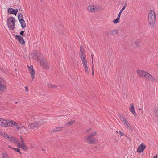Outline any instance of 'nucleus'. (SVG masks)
<instances>
[{
  "label": "nucleus",
  "mask_w": 158,
  "mask_h": 158,
  "mask_svg": "<svg viewBox=\"0 0 158 158\" xmlns=\"http://www.w3.org/2000/svg\"><path fill=\"white\" fill-rule=\"evenodd\" d=\"M137 73L140 77L145 78L148 81L156 82V78L147 71L138 69L137 71Z\"/></svg>",
  "instance_id": "1"
},
{
  "label": "nucleus",
  "mask_w": 158,
  "mask_h": 158,
  "mask_svg": "<svg viewBox=\"0 0 158 158\" xmlns=\"http://www.w3.org/2000/svg\"><path fill=\"white\" fill-rule=\"evenodd\" d=\"M156 15L155 12L150 10L149 13L148 22L150 26L152 27L154 26L156 21Z\"/></svg>",
  "instance_id": "2"
},
{
  "label": "nucleus",
  "mask_w": 158,
  "mask_h": 158,
  "mask_svg": "<svg viewBox=\"0 0 158 158\" xmlns=\"http://www.w3.org/2000/svg\"><path fill=\"white\" fill-rule=\"evenodd\" d=\"M15 125V123L13 121L0 118V126L4 127H11Z\"/></svg>",
  "instance_id": "3"
},
{
  "label": "nucleus",
  "mask_w": 158,
  "mask_h": 158,
  "mask_svg": "<svg viewBox=\"0 0 158 158\" xmlns=\"http://www.w3.org/2000/svg\"><path fill=\"white\" fill-rule=\"evenodd\" d=\"M15 21V18L12 17H10L7 19L8 26L11 30L14 29Z\"/></svg>",
  "instance_id": "4"
},
{
  "label": "nucleus",
  "mask_w": 158,
  "mask_h": 158,
  "mask_svg": "<svg viewBox=\"0 0 158 158\" xmlns=\"http://www.w3.org/2000/svg\"><path fill=\"white\" fill-rule=\"evenodd\" d=\"M87 9L90 12H95L102 10V7L98 6L89 5L87 7Z\"/></svg>",
  "instance_id": "5"
},
{
  "label": "nucleus",
  "mask_w": 158,
  "mask_h": 158,
  "mask_svg": "<svg viewBox=\"0 0 158 158\" xmlns=\"http://www.w3.org/2000/svg\"><path fill=\"white\" fill-rule=\"evenodd\" d=\"M45 123L44 121H39L38 122H35V123L29 124L28 126V128L32 129H34L37 128L38 126L44 124Z\"/></svg>",
  "instance_id": "6"
},
{
  "label": "nucleus",
  "mask_w": 158,
  "mask_h": 158,
  "mask_svg": "<svg viewBox=\"0 0 158 158\" xmlns=\"http://www.w3.org/2000/svg\"><path fill=\"white\" fill-rule=\"evenodd\" d=\"M17 144L18 148H21L23 151L27 149V146L24 143V140L18 141Z\"/></svg>",
  "instance_id": "7"
},
{
  "label": "nucleus",
  "mask_w": 158,
  "mask_h": 158,
  "mask_svg": "<svg viewBox=\"0 0 158 158\" xmlns=\"http://www.w3.org/2000/svg\"><path fill=\"white\" fill-rule=\"evenodd\" d=\"M40 64L41 66L45 69H48L49 68V66L48 63L45 61V60L42 59L40 60Z\"/></svg>",
  "instance_id": "8"
},
{
  "label": "nucleus",
  "mask_w": 158,
  "mask_h": 158,
  "mask_svg": "<svg viewBox=\"0 0 158 158\" xmlns=\"http://www.w3.org/2000/svg\"><path fill=\"white\" fill-rule=\"evenodd\" d=\"M28 69L29 70L30 73L32 77V79L35 78V71L34 70L32 66H28Z\"/></svg>",
  "instance_id": "9"
},
{
  "label": "nucleus",
  "mask_w": 158,
  "mask_h": 158,
  "mask_svg": "<svg viewBox=\"0 0 158 158\" xmlns=\"http://www.w3.org/2000/svg\"><path fill=\"white\" fill-rule=\"evenodd\" d=\"M7 11L8 13L10 14H13L16 15L18 12V10L17 9H15L10 7L8 9Z\"/></svg>",
  "instance_id": "10"
},
{
  "label": "nucleus",
  "mask_w": 158,
  "mask_h": 158,
  "mask_svg": "<svg viewBox=\"0 0 158 158\" xmlns=\"http://www.w3.org/2000/svg\"><path fill=\"white\" fill-rule=\"evenodd\" d=\"M15 38L22 44H25V42L23 38L20 35H15Z\"/></svg>",
  "instance_id": "11"
},
{
  "label": "nucleus",
  "mask_w": 158,
  "mask_h": 158,
  "mask_svg": "<svg viewBox=\"0 0 158 158\" xmlns=\"http://www.w3.org/2000/svg\"><path fill=\"white\" fill-rule=\"evenodd\" d=\"M4 80L0 77V89L6 88Z\"/></svg>",
  "instance_id": "12"
},
{
  "label": "nucleus",
  "mask_w": 158,
  "mask_h": 158,
  "mask_svg": "<svg viewBox=\"0 0 158 158\" xmlns=\"http://www.w3.org/2000/svg\"><path fill=\"white\" fill-rule=\"evenodd\" d=\"M146 148V146L143 145V143H141L138 147L137 149L138 152L140 153L142 152Z\"/></svg>",
  "instance_id": "13"
},
{
  "label": "nucleus",
  "mask_w": 158,
  "mask_h": 158,
  "mask_svg": "<svg viewBox=\"0 0 158 158\" xmlns=\"http://www.w3.org/2000/svg\"><path fill=\"white\" fill-rule=\"evenodd\" d=\"M80 57L83 65L87 64L86 55L80 56Z\"/></svg>",
  "instance_id": "14"
},
{
  "label": "nucleus",
  "mask_w": 158,
  "mask_h": 158,
  "mask_svg": "<svg viewBox=\"0 0 158 158\" xmlns=\"http://www.w3.org/2000/svg\"><path fill=\"white\" fill-rule=\"evenodd\" d=\"M118 31L116 30H111L107 32V35H114L118 33Z\"/></svg>",
  "instance_id": "15"
},
{
  "label": "nucleus",
  "mask_w": 158,
  "mask_h": 158,
  "mask_svg": "<svg viewBox=\"0 0 158 158\" xmlns=\"http://www.w3.org/2000/svg\"><path fill=\"white\" fill-rule=\"evenodd\" d=\"M130 106H131V107L130 108V110L131 112L134 115L136 116V114L135 111V110L134 109V106L133 104H131Z\"/></svg>",
  "instance_id": "16"
},
{
  "label": "nucleus",
  "mask_w": 158,
  "mask_h": 158,
  "mask_svg": "<svg viewBox=\"0 0 158 158\" xmlns=\"http://www.w3.org/2000/svg\"><path fill=\"white\" fill-rule=\"evenodd\" d=\"M8 140L14 143H16V144L18 142V139L12 136L10 138V139H8Z\"/></svg>",
  "instance_id": "17"
},
{
  "label": "nucleus",
  "mask_w": 158,
  "mask_h": 158,
  "mask_svg": "<svg viewBox=\"0 0 158 158\" xmlns=\"http://www.w3.org/2000/svg\"><path fill=\"white\" fill-rule=\"evenodd\" d=\"M22 28L23 29L26 27V25L25 21L24 20L19 21Z\"/></svg>",
  "instance_id": "18"
},
{
  "label": "nucleus",
  "mask_w": 158,
  "mask_h": 158,
  "mask_svg": "<svg viewBox=\"0 0 158 158\" xmlns=\"http://www.w3.org/2000/svg\"><path fill=\"white\" fill-rule=\"evenodd\" d=\"M62 129V128L61 127H58L53 129L52 131L53 132L59 131H61Z\"/></svg>",
  "instance_id": "19"
},
{
  "label": "nucleus",
  "mask_w": 158,
  "mask_h": 158,
  "mask_svg": "<svg viewBox=\"0 0 158 158\" xmlns=\"http://www.w3.org/2000/svg\"><path fill=\"white\" fill-rule=\"evenodd\" d=\"M84 69L85 70V72L87 74H88L89 73V69L88 67L87 64L83 65Z\"/></svg>",
  "instance_id": "20"
},
{
  "label": "nucleus",
  "mask_w": 158,
  "mask_h": 158,
  "mask_svg": "<svg viewBox=\"0 0 158 158\" xmlns=\"http://www.w3.org/2000/svg\"><path fill=\"white\" fill-rule=\"evenodd\" d=\"M85 50L81 46L80 47V56H83V55H85L84 53Z\"/></svg>",
  "instance_id": "21"
},
{
  "label": "nucleus",
  "mask_w": 158,
  "mask_h": 158,
  "mask_svg": "<svg viewBox=\"0 0 158 158\" xmlns=\"http://www.w3.org/2000/svg\"><path fill=\"white\" fill-rule=\"evenodd\" d=\"M18 19L19 21L20 20H23V17L21 13H19L18 14Z\"/></svg>",
  "instance_id": "22"
},
{
  "label": "nucleus",
  "mask_w": 158,
  "mask_h": 158,
  "mask_svg": "<svg viewBox=\"0 0 158 158\" xmlns=\"http://www.w3.org/2000/svg\"><path fill=\"white\" fill-rule=\"evenodd\" d=\"M8 140V139H10V138L12 136H10L9 135L6 134H4L3 135Z\"/></svg>",
  "instance_id": "23"
},
{
  "label": "nucleus",
  "mask_w": 158,
  "mask_h": 158,
  "mask_svg": "<svg viewBox=\"0 0 158 158\" xmlns=\"http://www.w3.org/2000/svg\"><path fill=\"white\" fill-rule=\"evenodd\" d=\"M93 136L91 135V134H90L89 136L87 137H85L84 139V140L85 141H86V140H89L90 139H91V138H92V137Z\"/></svg>",
  "instance_id": "24"
},
{
  "label": "nucleus",
  "mask_w": 158,
  "mask_h": 158,
  "mask_svg": "<svg viewBox=\"0 0 158 158\" xmlns=\"http://www.w3.org/2000/svg\"><path fill=\"white\" fill-rule=\"evenodd\" d=\"M15 125L16 127H17V128L19 130H22L23 131H24V130L25 129V127L24 126H22L20 127H18V126L17 125H15Z\"/></svg>",
  "instance_id": "25"
},
{
  "label": "nucleus",
  "mask_w": 158,
  "mask_h": 158,
  "mask_svg": "<svg viewBox=\"0 0 158 158\" xmlns=\"http://www.w3.org/2000/svg\"><path fill=\"white\" fill-rule=\"evenodd\" d=\"M49 88H59V87L58 86H56V85H52L50 84V85H49Z\"/></svg>",
  "instance_id": "26"
},
{
  "label": "nucleus",
  "mask_w": 158,
  "mask_h": 158,
  "mask_svg": "<svg viewBox=\"0 0 158 158\" xmlns=\"http://www.w3.org/2000/svg\"><path fill=\"white\" fill-rule=\"evenodd\" d=\"M85 141H87V143L89 144L94 143V141L93 140V139H90L89 140H86Z\"/></svg>",
  "instance_id": "27"
},
{
  "label": "nucleus",
  "mask_w": 158,
  "mask_h": 158,
  "mask_svg": "<svg viewBox=\"0 0 158 158\" xmlns=\"http://www.w3.org/2000/svg\"><path fill=\"white\" fill-rule=\"evenodd\" d=\"M75 122V120H72L66 123V125H70Z\"/></svg>",
  "instance_id": "28"
},
{
  "label": "nucleus",
  "mask_w": 158,
  "mask_h": 158,
  "mask_svg": "<svg viewBox=\"0 0 158 158\" xmlns=\"http://www.w3.org/2000/svg\"><path fill=\"white\" fill-rule=\"evenodd\" d=\"M2 156L3 158H9L7 153L5 152L3 153Z\"/></svg>",
  "instance_id": "29"
},
{
  "label": "nucleus",
  "mask_w": 158,
  "mask_h": 158,
  "mask_svg": "<svg viewBox=\"0 0 158 158\" xmlns=\"http://www.w3.org/2000/svg\"><path fill=\"white\" fill-rule=\"evenodd\" d=\"M120 119L123 123H124L125 121H126V119L124 118L123 116H120Z\"/></svg>",
  "instance_id": "30"
},
{
  "label": "nucleus",
  "mask_w": 158,
  "mask_h": 158,
  "mask_svg": "<svg viewBox=\"0 0 158 158\" xmlns=\"http://www.w3.org/2000/svg\"><path fill=\"white\" fill-rule=\"evenodd\" d=\"M119 20V19L117 18L116 19H114L113 21V22L115 24L117 23Z\"/></svg>",
  "instance_id": "31"
},
{
  "label": "nucleus",
  "mask_w": 158,
  "mask_h": 158,
  "mask_svg": "<svg viewBox=\"0 0 158 158\" xmlns=\"http://www.w3.org/2000/svg\"><path fill=\"white\" fill-rule=\"evenodd\" d=\"M13 149L15 150V152H19L20 153V154H22V153L20 152V150L19 149L14 148H13Z\"/></svg>",
  "instance_id": "32"
},
{
  "label": "nucleus",
  "mask_w": 158,
  "mask_h": 158,
  "mask_svg": "<svg viewBox=\"0 0 158 158\" xmlns=\"http://www.w3.org/2000/svg\"><path fill=\"white\" fill-rule=\"evenodd\" d=\"M155 113L156 117L158 118V108H156L155 109Z\"/></svg>",
  "instance_id": "33"
},
{
  "label": "nucleus",
  "mask_w": 158,
  "mask_h": 158,
  "mask_svg": "<svg viewBox=\"0 0 158 158\" xmlns=\"http://www.w3.org/2000/svg\"><path fill=\"white\" fill-rule=\"evenodd\" d=\"M126 127L128 128L129 129L130 131H132L131 127L129 124H127V126Z\"/></svg>",
  "instance_id": "34"
},
{
  "label": "nucleus",
  "mask_w": 158,
  "mask_h": 158,
  "mask_svg": "<svg viewBox=\"0 0 158 158\" xmlns=\"http://www.w3.org/2000/svg\"><path fill=\"white\" fill-rule=\"evenodd\" d=\"M127 6V4L126 3H125L124 6L122 8L121 10H122L123 11Z\"/></svg>",
  "instance_id": "35"
},
{
  "label": "nucleus",
  "mask_w": 158,
  "mask_h": 158,
  "mask_svg": "<svg viewBox=\"0 0 158 158\" xmlns=\"http://www.w3.org/2000/svg\"><path fill=\"white\" fill-rule=\"evenodd\" d=\"M92 64H93L92 67V75L93 76H94V69H93L94 65H93V60H92Z\"/></svg>",
  "instance_id": "36"
},
{
  "label": "nucleus",
  "mask_w": 158,
  "mask_h": 158,
  "mask_svg": "<svg viewBox=\"0 0 158 158\" xmlns=\"http://www.w3.org/2000/svg\"><path fill=\"white\" fill-rule=\"evenodd\" d=\"M34 52V55L33 56V58H34V59H35V57H36V56H38V54L36 53V52Z\"/></svg>",
  "instance_id": "37"
},
{
  "label": "nucleus",
  "mask_w": 158,
  "mask_h": 158,
  "mask_svg": "<svg viewBox=\"0 0 158 158\" xmlns=\"http://www.w3.org/2000/svg\"><path fill=\"white\" fill-rule=\"evenodd\" d=\"M24 31H21L20 33V34L22 36H24Z\"/></svg>",
  "instance_id": "38"
},
{
  "label": "nucleus",
  "mask_w": 158,
  "mask_h": 158,
  "mask_svg": "<svg viewBox=\"0 0 158 158\" xmlns=\"http://www.w3.org/2000/svg\"><path fill=\"white\" fill-rule=\"evenodd\" d=\"M96 132H93L91 134V135L95 136L96 135Z\"/></svg>",
  "instance_id": "39"
},
{
  "label": "nucleus",
  "mask_w": 158,
  "mask_h": 158,
  "mask_svg": "<svg viewBox=\"0 0 158 158\" xmlns=\"http://www.w3.org/2000/svg\"><path fill=\"white\" fill-rule=\"evenodd\" d=\"M119 133L121 136H122L124 135V133L121 131L119 132Z\"/></svg>",
  "instance_id": "40"
},
{
  "label": "nucleus",
  "mask_w": 158,
  "mask_h": 158,
  "mask_svg": "<svg viewBox=\"0 0 158 158\" xmlns=\"http://www.w3.org/2000/svg\"><path fill=\"white\" fill-rule=\"evenodd\" d=\"M123 123L124 124V125H125L126 126H127V124H129L126 121H125V122Z\"/></svg>",
  "instance_id": "41"
},
{
  "label": "nucleus",
  "mask_w": 158,
  "mask_h": 158,
  "mask_svg": "<svg viewBox=\"0 0 158 158\" xmlns=\"http://www.w3.org/2000/svg\"><path fill=\"white\" fill-rule=\"evenodd\" d=\"M91 129H87L86 131V132L87 133H88L90 131H91Z\"/></svg>",
  "instance_id": "42"
},
{
  "label": "nucleus",
  "mask_w": 158,
  "mask_h": 158,
  "mask_svg": "<svg viewBox=\"0 0 158 158\" xmlns=\"http://www.w3.org/2000/svg\"><path fill=\"white\" fill-rule=\"evenodd\" d=\"M93 139V140L94 141V143H96L97 142V140L96 139L94 138V139Z\"/></svg>",
  "instance_id": "43"
},
{
  "label": "nucleus",
  "mask_w": 158,
  "mask_h": 158,
  "mask_svg": "<svg viewBox=\"0 0 158 158\" xmlns=\"http://www.w3.org/2000/svg\"><path fill=\"white\" fill-rule=\"evenodd\" d=\"M139 41L138 40H136V41L135 42V44H136V45H137V44H139Z\"/></svg>",
  "instance_id": "44"
},
{
  "label": "nucleus",
  "mask_w": 158,
  "mask_h": 158,
  "mask_svg": "<svg viewBox=\"0 0 158 158\" xmlns=\"http://www.w3.org/2000/svg\"><path fill=\"white\" fill-rule=\"evenodd\" d=\"M153 158H157V155L156 154V155L154 156Z\"/></svg>",
  "instance_id": "45"
},
{
  "label": "nucleus",
  "mask_w": 158,
  "mask_h": 158,
  "mask_svg": "<svg viewBox=\"0 0 158 158\" xmlns=\"http://www.w3.org/2000/svg\"><path fill=\"white\" fill-rule=\"evenodd\" d=\"M20 140H24L23 139L22 136H21L20 137Z\"/></svg>",
  "instance_id": "46"
},
{
  "label": "nucleus",
  "mask_w": 158,
  "mask_h": 158,
  "mask_svg": "<svg viewBox=\"0 0 158 158\" xmlns=\"http://www.w3.org/2000/svg\"><path fill=\"white\" fill-rule=\"evenodd\" d=\"M120 18V16L119 15H118V17L117 18H118V19H119Z\"/></svg>",
  "instance_id": "47"
},
{
  "label": "nucleus",
  "mask_w": 158,
  "mask_h": 158,
  "mask_svg": "<svg viewBox=\"0 0 158 158\" xmlns=\"http://www.w3.org/2000/svg\"><path fill=\"white\" fill-rule=\"evenodd\" d=\"M8 148L12 149H13V148H12V147H11L10 145H8Z\"/></svg>",
  "instance_id": "48"
},
{
  "label": "nucleus",
  "mask_w": 158,
  "mask_h": 158,
  "mask_svg": "<svg viewBox=\"0 0 158 158\" xmlns=\"http://www.w3.org/2000/svg\"><path fill=\"white\" fill-rule=\"evenodd\" d=\"M3 135V133L2 131H0V135Z\"/></svg>",
  "instance_id": "49"
},
{
  "label": "nucleus",
  "mask_w": 158,
  "mask_h": 158,
  "mask_svg": "<svg viewBox=\"0 0 158 158\" xmlns=\"http://www.w3.org/2000/svg\"><path fill=\"white\" fill-rule=\"evenodd\" d=\"M123 11L122 10H121L120 12H119V13H120V14H121V13H122V12Z\"/></svg>",
  "instance_id": "50"
},
{
  "label": "nucleus",
  "mask_w": 158,
  "mask_h": 158,
  "mask_svg": "<svg viewBox=\"0 0 158 158\" xmlns=\"http://www.w3.org/2000/svg\"><path fill=\"white\" fill-rule=\"evenodd\" d=\"M25 89H27L28 88V87L27 86H26L25 87Z\"/></svg>",
  "instance_id": "51"
},
{
  "label": "nucleus",
  "mask_w": 158,
  "mask_h": 158,
  "mask_svg": "<svg viewBox=\"0 0 158 158\" xmlns=\"http://www.w3.org/2000/svg\"><path fill=\"white\" fill-rule=\"evenodd\" d=\"M156 66L158 67V64H156Z\"/></svg>",
  "instance_id": "52"
},
{
  "label": "nucleus",
  "mask_w": 158,
  "mask_h": 158,
  "mask_svg": "<svg viewBox=\"0 0 158 158\" xmlns=\"http://www.w3.org/2000/svg\"><path fill=\"white\" fill-rule=\"evenodd\" d=\"M15 104H17V103H18V102H15Z\"/></svg>",
  "instance_id": "53"
},
{
  "label": "nucleus",
  "mask_w": 158,
  "mask_h": 158,
  "mask_svg": "<svg viewBox=\"0 0 158 158\" xmlns=\"http://www.w3.org/2000/svg\"><path fill=\"white\" fill-rule=\"evenodd\" d=\"M28 90V89H26V92H27V91H28V90Z\"/></svg>",
  "instance_id": "54"
},
{
  "label": "nucleus",
  "mask_w": 158,
  "mask_h": 158,
  "mask_svg": "<svg viewBox=\"0 0 158 158\" xmlns=\"http://www.w3.org/2000/svg\"><path fill=\"white\" fill-rule=\"evenodd\" d=\"M121 14H120V13H119V14H118V15L121 16Z\"/></svg>",
  "instance_id": "55"
},
{
  "label": "nucleus",
  "mask_w": 158,
  "mask_h": 158,
  "mask_svg": "<svg viewBox=\"0 0 158 158\" xmlns=\"http://www.w3.org/2000/svg\"><path fill=\"white\" fill-rule=\"evenodd\" d=\"M92 59L93 60V55H91Z\"/></svg>",
  "instance_id": "56"
},
{
  "label": "nucleus",
  "mask_w": 158,
  "mask_h": 158,
  "mask_svg": "<svg viewBox=\"0 0 158 158\" xmlns=\"http://www.w3.org/2000/svg\"><path fill=\"white\" fill-rule=\"evenodd\" d=\"M15 70L16 71L17 70V69H15Z\"/></svg>",
  "instance_id": "57"
},
{
  "label": "nucleus",
  "mask_w": 158,
  "mask_h": 158,
  "mask_svg": "<svg viewBox=\"0 0 158 158\" xmlns=\"http://www.w3.org/2000/svg\"><path fill=\"white\" fill-rule=\"evenodd\" d=\"M40 1H41V2H42V0H40Z\"/></svg>",
  "instance_id": "58"
},
{
  "label": "nucleus",
  "mask_w": 158,
  "mask_h": 158,
  "mask_svg": "<svg viewBox=\"0 0 158 158\" xmlns=\"http://www.w3.org/2000/svg\"><path fill=\"white\" fill-rule=\"evenodd\" d=\"M42 150L43 151H44V150H44V149H42Z\"/></svg>",
  "instance_id": "59"
},
{
  "label": "nucleus",
  "mask_w": 158,
  "mask_h": 158,
  "mask_svg": "<svg viewBox=\"0 0 158 158\" xmlns=\"http://www.w3.org/2000/svg\"><path fill=\"white\" fill-rule=\"evenodd\" d=\"M139 109L140 110H141V108H139Z\"/></svg>",
  "instance_id": "60"
}]
</instances>
